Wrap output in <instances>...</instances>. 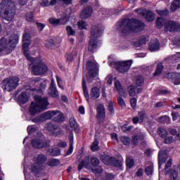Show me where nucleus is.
Segmentation results:
<instances>
[{
    "mask_svg": "<svg viewBox=\"0 0 180 180\" xmlns=\"http://www.w3.org/2000/svg\"><path fill=\"white\" fill-rule=\"evenodd\" d=\"M32 145L34 148H44V147H49V143L46 142V140L39 137L32 141Z\"/></svg>",
    "mask_w": 180,
    "mask_h": 180,
    "instance_id": "nucleus-16",
    "label": "nucleus"
},
{
    "mask_svg": "<svg viewBox=\"0 0 180 180\" xmlns=\"http://www.w3.org/2000/svg\"><path fill=\"white\" fill-rule=\"evenodd\" d=\"M136 12H137V13H139L140 15H143V16H144L148 22H153V20L155 19L154 13H152L151 11H143L139 9L136 10Z\"/></svg>",
    "mask_w": 180,
    "mask_h": 180,
    "instance_id": "nucleus-17",
    "label": "nucleus"
},
{
    "mask_svg": "<svg viewBox=\"0 0 180 180\" xmlns=\"http://www.w3.org/2000/svg\"><path fill=\"white\" fill-rule=\"evenodd\" d=\"M122 33H129V32H141L144 29V23L135 19L124 20L118 27Z\"/></svg>",
    "mask_w": 180,
    "mask_h": 180,
    "instance_id": "nucleus-2",
    "label": "nucleus"
},
{
    "mask_svg": "<svg viewBox=\"0 0 180 180\" xmlns=\"http://www.w3.org/2000/svg\"><path fill=\"white\" fill-rule=\"evenodd\" d=\"M92 151H98L99 150V141L95 139L91 145Z\"/></svg>",
    "mask_w": 180,
    "mask_h": 180,
    "instance_id": "nucleus-40",
    "label": "nucleus"
},
{
    "mask_svg": "<svg viewBox=\"0 0 180 180\" xmlns=\"http://www.w3.org/2000/svg\"><path fill=\"white\" fill-rule=\"evenodd\" d=\"M66 31L68 36H75V31L72 29V27L68 25L66 27Z\"/></svg>",
    "mask_w": 180,
    "mask_h": 180,
    "instance_id": "nucleus-45",
    "label": "nucleus"
},
{
    "mask_svg": "<svg viewBox=\"0 0 180 180\" xmlns=\"http://www.w3.org/2000/svg\"><path fill=\"white\" fill-rule=\"evenodd\" d=\"M165 32H179L180 30V25L179 23L173 21V20H168L165 22Z\"/></svg>",
    "mask_w": 180,
    "mask_h": 180,
    "instance_id": "nucleus-14",
    "label": "nucleus"
},
{
    "mask_svg": "<svg viewBox=\"0 0 180 180\" xmlns=\"http://www.w3.org/2000/svg\"><path fill=\"white\" fill-rule=\"evenodd\" d=\"M50 119H53L55 122H64L65 120V117H64V114L58 110H52L47 111L41 115L36 117L32 119L33 123H41L43 122H46V120H49Z\"/></svg>",
    "mask_w": 180,
    "mask_h": 180,
    "instance_id": "nucleus-5",
    "label": "nucleus"
},
{
    "mask_svg": "<svg viewBox=\"0 0 180 180\" xmlns=\"http://www.w3.org/2000/svg\"><path fill=\"white\" fill-rule=\"evenodd\" d=\"M31 58H32V61H31L32 64L30 65V68H32V72L34 74V75H44V74H46V72L49 71V68L46 64L41 61L39 62L37 59H34L32 57ZM34 63L37 64L33 65Z\"/></svg>",
    "mask_w": 180,
    "mask_h": 180,
    "instance_id": "nucleus-6",
    "label": "nucleus"
},
{
    "mask_svg": "<svg viewBox=\"0 0 180 180\" xmlns=\"http://www.w3.org/2000/svg\"><path fill=\"white\" fill-rule=\"evenodd\" d=\"M134 165V160L127 158V168H133Z\"/></svg>",
    "mask_w": 180,
    "mask_h": 180,
    "instance_id": "nucleus-48",
    "label": "nucleus"
},
{
    "mask_svg": "<svg viewBox=\"0 0 180 180\" xmlns=\"http://www.w3.org/2000/svg\"><path fill=\"white\" fill-rule=\"evenodd\" d=\"M103 169H102V167L98 166L97 168L93 169V172L95 174H101V172H102Z\"/></svg>",
    "mask_w": 180,
    "mask_h": 180,
    "instance_id": "nucleus-64",
    "label": "nucleus"
},
{
    "mask_svg": "<svg viewBox=\"0 0 180 180\" xmlns=\"http://www.w3.org/2000/svg\"><path fill=\"white\" fill-rule=\"evenodd\" d=\"M146 134L144 133H140L139 134H134L132 136V143L134 146H137L139 141H141L144 139Z\"/></svg>",
    "mask_w": 180,
    "mask_h": 180,
    "instance_id": "nucleus-25",
    "label": "nucleus"
},
{
    "mask_svg": "<svg viewBox=\"0 0 180 180\" xmlns=\"http://www.w3.org/2000/svg\"><path fill=\"white\" fill-rule=\"evenodd\" d=\"M60 149L56 148L53 150H52V152L51 153V155H60Z\"/></svg>",
    "mask_w": 180,
    "mask_h": 180,
    "instance_id": "nucleus-59",
    "label": "nucleus"
},
{
    "mask_svg": "<svg viewBox=\"0 0 180 180\" xmlns=\"http://www.w3.org/2000/svg\"><path fill=\"white\" fill-rule=\"evenodd\" d=\"M91 99H98L99 96H101V93L99 91V89L96 87H94L91 89V91L90 94Z\"/></svg>",
    "mask_w": 180,
    "mask_h": 180,
    "instance_id": "nucleus-27",
    "label": "nucleus"
},
{
    "mask_svg": "<svg viewBox=\"0 0 180 180\" xmlns=\"http://www.w3.org/2000/svg\"><path fill=\"white\" fill-rule=\"evenodd\" d=\"M19 77H8L3 80L2 88L4 91L12 92L14 89H16L19 86Z\"/></svg>",
    "mask_w": 180,
    "mask_h": 180,
    "instance_id": "nucleus-7",
    "label": "nucleus"
},
{
    "mask_svg": "<svg viewBox=\"0 0 180 180\" xmlns=\"http://www.w3.org/2000/svg\"><path fill=\"white\" fill-rule=\"evenodd\" d=\"M157 14L160 16H168L169 11L168 10H156Z\"/></svg>",
    "mask_w": 180,
    "mask_h": 180,
    "instance_id": "nucleus-47",
    "label": "nucleus"
},
{
    "mask_svg": "<svg viewBox=\"0 0 180 180\" xmlns=\"http://www.w3.org/2000/svg\"><path fill=\"white\" fill-rule=\"evenodd\" d=\"M94 27H96L95 34H98V33H99V32H101V34L98 37V38L101 37V36H102L103 34V26H102L101 25H94L93 27H91V36H92V30L94 29Z\"/></svg>",
    "mask_w": 180,
    "mask_h": 180,
    "instance_id": "nucleus-29",
    "label": "nucleus"
},
{
    "mask_svg": "<svg viewBox=\"0 0 180 180\" xmlns=\"http://www.w3.org/2000/svg\"><path fill=\"white\" fill-rule=\"evenodd\" d=\"M180 8V0H174L173 3L170 6V9L172 12H175L176 9Z\"/></svg>",
    "mask_w": 180,
    "mask_h": 180,
    "instance_id": "nucleus-31",
    "label": "nucleus"
},
{
    "mask_svg": "<svg viewBox=\"0 0 180 180\" xmlns=\"http://www.w3.org/2000/svg\"><path fill=\"white\" fill-rule=\"evenodd\" d=\"M95 30H96V27H94L91 30V36H90V41L89 43V51H91V53H95V51L98 49V37L101 36V34L102 33L101 31H100L98 33L95 34Z\"/></svg>",
    "mask_w": 180,
    "mask_h": 180,
    "instance_id": "nucleus-11",
    "label": "nucleus"
},
{
    "mask_svg": "<svg viewBox=\"0 0 180 180\" xmlns=\"http://www.w3.org/2000/svg\"><path fill=\"white\" fill-rule=\"evenodd\" d=\"M22 49L25 57L29 61H33L32 56H29V46H30V34L25 32L22 35Z\"/></svg>",
    "mask_w": 180,
    "mask_h": 180,
    "instance_id": "nucleus-13",
    "label": "nucleus"
},
{
    "mask_svg": "<svg viewBox=\"0 0 180 180\" xmlns=\"http://www.w3.org/2000/svg\"><path fill=\"white\" fill-rule=\"evenodd\" d=\"M127 89L129 96H136V89L134 86L130 85Z\"/></svg>",
    "mask_w": 180,
    "mask_h": 180,
    "instance_id": "nucleus-44",
    "label": "nucleus"
},
{
    "mask_svg": "<svg viewBox=\"0 0 180 180\" xmlns=\"http://www.w3.org/2000/svg\"><path fill=\"white\" fill-rule=\"evenodd\" d=\"M91 164L93 165V167H97V165H99V159L96 158H92L91 159Z\"/></svg>",
    "mask_w": 180,
    "mask_h": 180,
    "instance_id": "nucleus-53",
    "label": "nucleus"
},
{
    "mask_svg": "<svg viewBox=\"0 0 180 180\" xmlns=\"http://www.w3.org/2000/svg\"><path fill=\"white\" fill-rule=\"evenodd\" d=\"M39 85H40V89H44L47 86V83L46 81L39 80L38 81Z\"/></svg>",
    "mask_w": 180,
    "mask_h": 180,
    "instance_id": "nucleus-54",
    "label": "nucleus"
},
{
    "mask_svg": "<svg viewBox=\"0 0 180 180\" xmlns=\"http://www.w3.org/2000/svg\"><path fill=\"white\" fill-rule=\"evenodd\" d=\"M148 49L150 51H157V50H160V42L157 39L151 40Z\"/></svg>",
    "mask_w": 180,
    "mask_h": 180,
    "instance_id": "nucleus-23",
    "label": "nucleus"
},
{
    "mask_svg": "<svg viewBox=\"0 0 180 180\" xmlns=\"http://www.w3.org/2000/svg\"><path fill=\"white\" fill-rule=\"evenodd\" d=\"M86 71L87 81L88 82H92L99 71L98 65L94 62L89 61L86 64Z\"/></svg>",
    "mask_w": 180,
    "mask_h": 180,
    "instance_id": "nucleus-8",
    "label": "nucleus"
},
{
    "mask_svg": "<svg viewBox=\"0 0 180 180\" xmlns=\"http://www.w3.org/2000/svg\"><path fill=\"white\" fill-rule=\"evenodd\" d=\"M33 161L35 162V164H37V165H43V164L47 161V156L44 154L37 155L33 158Z\"/></svg>",
    "mask_w": 180,
    "mask_h": 180,
    "instance_id": "nucleus-19",
    "label": "nucleus"
},
{
    "mask_svg": "<svg viewBox=\"0 0 180 180\" xmlns=\"http://www.w3.org/2000/svg\"><path fill=\"white\" fill-rule=\"evenodd\" d=\"M84 166H85V168L87 169H91V163H89V156H86L84 158V160L80 162V164L78 166L79 171H81L82 168H84Z\"/></svg>",
    "mask_w": 180,
    "mask_h": 180,
    "instance_id": "nucleus-21",
    "label": "nucleus"
},
{
    "mask_svg": "<svg viewBox=\"0 0 180 180\" xmlns=\"http://www.w3.org/2000/svg\"><path fill=\"white\" fill-rule=\"evenodd\" d=\"M18 101L20 103H27L29 102V92L22 91L18 96Z\"/></svg>",
    "mask_w": 180,
    "mask_h": 180,
    "instance_id": "nucleus-24",
    "label": "nucleus"
},
{
    "mask_svg": "<svg viewBox=\"0 0 180 180\" xmlns=\"http://www.w3.org/2000/svg\"><path fill=\"white\" fill-rule=\"evenodd\" d=\"M49 99L46 97H41L40 96H35L34 101L32 102L29 112L31 116H34L40 112L47 110V106H49Z\"/></svg>",
    "mask_w": 180,
    "mask_h": 180,
    "instance_id": "nucleus-1",
    "label": "nucleus"
},
{
    "mask_svg": "<svg viewBox=\"0 0 180 180\" xmlns=\"http://www.w3.org/2000/svg\"><path fill=\"white\" fill-rule=\"evenodd\" d=\"M158 134L160 136V137H162V139H165L167 136H168V132L163 128H160L158 129Z\"/></svg>",
    "mask_w": 180,
    "mask_h": 180,
    "instance_id": "nucleus-42",
    "label": "nucleus"
},
{
    "mask_svg": "<svg viewBox=\"0 0 180 180\" xmlns=\"http://www.w3.org/2000/svg\"><path fill=\"white\" fill-rule=\"evenodd\" d=\"M70 126L72 129V130H77V129H78V124H77V121H75V119H70Z\"/></svg>",
    "mask_w": 180,
    "mask_h": 180,
    "instance_id": "nucleus-39",
    "label": "nucleus"
},
{
    "mask_svg": "<svg viewBox=\"0 0 180 180\" xmlns=\"http://www.w3.org/2000/svg\"><path fill=\"white\" fill-rule=\"evenodd\" d=\"M118 103L121 106V108H126V103H124V100H123V98L118 97Z\"/></svg>",
    "mask_w": 180,
    "mask_h": 180,
    "instance_id": "nucleus-55",
    "label": "nucleus"
},
{
    "mask_svg": "<svg viewBox=\"0 0 180 180\" xmlns=\"http://www.w3.org/2000/svg\"><path fill=\"white\" fill-rule=\"evenodd\" d=\"M174 137L172 136H169V137H166L165 139V144H171V143H174Z\"/></svg>",
    "mask_w": 180,
    "mask_h": 180,
    "instance_id": "nucleus-56",
    "label": "nucleus"
},
{
    "mask_svg": "<svg viewBox=\"0 0 180 180\" xmlns=\"http://www.w3.org/2000/svg\"><path fill=\"white\" fill-rule=\"evenodd\" d=\"M70 148L66 153V155H71L72 151H74V136L70 135L69 136Z\"/></svg>",
    "mask_w": 180,
    "mask_h": 180,
    "instance_id": "nucleus-28",
    "label": "nucleus"
},
{
    "mask_svg": "<svg viewBox=\"0 0 180 180\" xmlns=\"http://www.w3.org/2000/svg\"><path fill=\"white\" fill-rule=\"evenodd\" d=\"M163 69L162 63H158L155 72L153 73L154 77H158V75H161Z\"/></svg>",
    "mask_w": 180,
    "mask_h": 180,
    "instance_id": "nucleus-33",
    "label": "nucleus"
},
{
    "mask_svg": "<svg viewBox=\"0 0 180 180\" xmlns=\"http://www.w3.org/2000/svg\"><path fill=\"white\" fill-rule=\"evenodd\" d=\"M144 85V77L141 75H139L136 77L135 79V86H143Z\"/></svg>",
    "mask_w": 180,
    "mask_h": 180,
    "instance_id": "nucleus-30",
    "label": "nucleus"
},
{
    "mask_svg": "<svg viewBox=\"0 0 180 180\" xmlns=\"http://www.w3.org/2000/svg\"><path fill=\"white\" fill-rule=\"evenodd\" d=\"M168 158V155H167V152L165 150H162L159 152L158 154V160H159V168H161V165H162L163 162L167 161Z\"/></svg>",
    "mask_w": 180,
    "mask_h": 180,
    "instance_id": "nucleus-22",
    "label": "nucleus"
},
{
    "mask_svg": "<svg viewBox=\"0 0 180 180\" xmlns=\"http://www.w3.org/2000/svg\"><path fill=\"white\" fill-rule=\"evenodd\" d=\"M101 160L106 165H112V167H115L117 169L123 170V162L115 158L104 155L102 156Z\"/></svg>",
    "mask_w": 180,
    "mask_h": 180,
    "instance_id": "nucleus-10",
    "label": "nucleus"
},
{
    "mask_svg": "<svg viewBox=\"0 0 180 180\" xmlns=\"http://www.w3.org/2000/svg\"><path fill=\"white\" fill-rule=\"evenodd\" d=\"M165 20L162 18H158L156 20V26L158 29H161L164 26Z\"/></svg>",
    "mask_w": 180,
    "mask_h": 180,
    "instance_id": "nucleus-46",
    "label": "nucleus"
},
{
    "mask_svg": "<svg viewBox=\"0 0 180 180\" xmlns=\"http://www.w3.org/2000/svg\"><path fill=\"white\" fill-rule=\"evenodd\" d=\"M108 110L110 113H115V107L113 104V101H110L108 103Z\"/></svg>",
    "mask_w": 180,
    "mask_h": 180,
    "instance_id": "nucleus-50",
    "label": "nucleus"
},
{
    "mask_svg": "<svg viewBox=\"0 0 180 180\" xmlns=\"http://www.w3.org/2000/svg\"><path fill=\"white\" fill-rule=\"evenodd\" d=\"M40 165L33 164L31 165L30 170L31 172H33V174H37L39 171H40V167H39Z\"/></svg>",
    "mask_w": 180,
    "mask_h": 180,
    "instance_id": "nucleus-37",
    "label": "nucleus"
},
{
    "mask_svg": "<svg viewBox=\"0 0 180 180\" xmlns=\"http://www.w3.org/2000/svg\"><path fill=\"white\" fill-rule=\"evenodd\" d=\"M137 105V99L136 98H132L131 99V106L133 109H136V106Z\"/></svg>",
    "mask_w": 180,
    "mask_h": 180,
    "instance_id": "nucleus-60",
    "label": "nucleus"
},
{
    "mask_svg": "<svg viewBox=\"0 0 180 180\" xmlns=\"http://www.w3.org/2000/svg\"><path fill=\"white\" fill-rule=\"evenodd\" d=\"M91 15H92V8L87 6L82 11L79 16L82 19H88V18H91Z\"/></svg>",
    "mask_w": 180,
    "mask_h": 180,
    "instance_id": "nucleus-20",
    "label": "nucleus"
},
{
    "mask_svg": "<svg viewBox=\"0 0 180 180\" xmlns=\"http://www.w3.org/2000/svg\"><path fill=\"white\" fill-rule=\"evenodd\" d=\"M120 141L124 144V146H129L130 144V141H131V139H130L128 136H121Z\"/></svg>",
    "mask_w": 180,
    "mask_h": 180,
    "instance_id": "nucleus-43",
    "label": "nucleus"
},
{
    "mask_svg": "<svg viewBox=\"0 0 180 180\" xmlns=\"http://www.w3.org/2000/svg\"><path fill=\"white\" fill-rule=\"evenodd\" d=\"M172 60L174 61H179L180 60V53H176L175 55L172 56Z\"/></svg>",
    "mask_w": 180,
    "mask_h": 180,
    "instance_id": "nucleus-63",
    "label": "nucleus"
},
{
    "mask_svg": "<svg viewBox=\"0 0 180 180\" xmlns=\"http://www.w3.org/2000/svg\"><path fill=\"white\" fill-rule=\"evenodd\" d=\"M45 129L51 136H58V134H61V133H63L60 127L52 123L46 124L45 125Z\"/></svg>",
    "mask_w": 180,
    "mask_h": 180,
    "instance_id": "nucleus-15",
    "label": "nucleus"
},
{
    "mask_svg": "<svg viewBox=\"0 0 180 180\" xmlns=\"http://www.w3.org/2000/svg\"><path fill=\"white\" fill-rule=\"evenodd\" d=\"M33 13H27L26 15V20L27 22H32L33 20Z\"/></svg>",
    "mask_w": 180,
    "mask_h": 180,
    "instance_id": "nucleus-58",
    "label": "nucleus"
},
{
    "mask_svg": "<svg viewBox=\"0 0 180 180\" xmlns=\"http://www.w3.org/2000/svg\"><path fill=\"white\" fill-rule=\"evenodd\" d=\"M36 130H37V129H36V127H34V126L30 125L27 127V131H28L29 134H32V133H34V131H36Z\"/></svg>",
    "mask_w": 180,
    "mask_h": 180,
    "instance_id": "nucleus-57",
    "label": "nucleus"
},
{
    "mask_svg": "<svg viewBox=\"0 0 180 180\" xmlns=\"http://www.w3.org/2000/svg\"><path fill=\"white\" fill-rule=\"evenodd\" d=\"M138 115L140 117V120H143L144 119H146V112L139 111Z\"/></svg>",
    "mask_w": 180,
    "mask_h": 180,
    "instance_id": "nucleus-62",
    "label": "nucleus"
},
{
    "mask_svg": "<svg viewBox=\"0 0 180 180\" xmlns=\"http://www.w3.org/2000/svg\"><path fill=\"white\" fill-rule=\"evenodd\" d=\"M82 88H83V91H84V96H85L86 101L89 102V94H88V89H86V82H85L84 78L82 79Z\"/></svg>",
    "mask_w": 180,
    "mask_h": 180,
    "instance_id": "nucleus-32",
    "label": "nucleus"
},
{
    "mask_svg": "<svg viewBox=\"0 0 180 180\" xmlns=\"http://www.w3.org/2000/svg\"><path fill=\"white\" fill-rule=\"evenodd\" d=\"M145 172H146V175H151V174H153V165L146 167L145 169Z\"/></svg>",
    "mask_w": 180,
    "mask_h": 180,
    "instance_id": "nucleus-52",
    "label": "nucleus"
},
{
    "mask_svg": "<svg viewBox=\"0 0 180 180\" xmlns=\"http://www.w3.org/2000/svg\"><path fill=\"white\" fill-rule=\"evenodd\" d=\"M48 94L53 98H57V96H58V91H57V87L56 86L54 79H51V84L48 90Z\"/></svg>",
    "mask_w": 180,
    "mask_h": 180,
    "instance_id": "nucleus-18",
    "label": "nucleus"
},
{
    "mask_svg": "<svg viewBox=\"0 0 180 180\" xmlns=\"http://www.w3.org/2000/svg\"><path fill=\"white\" fill-rule=\"evenodd\" d=\"M77 25L80 30H84L86 29V26H88V23L84 20L79 21Z\"/></svg>",
    "mask_w": 180,
    "mask_h": 180,
    "instance_id": "nucleus-41",
    "label": "nucleus"
},
{
    "mask_svg": "<svg viewBox=\"0 0 180 180\" xmlns=\"http://www.w3.org/2000/svg\"><path fill=\"white\" fill-rule=\"evenodd\" d=\"M171 180H179V176H178V172L176 171H173L170 174Z\"/></svg>",
    "mask_w": 180,
    "mask_h": 180,
    "instance_id": "nucleus-51",
    "label": "nucleus"
},
{
    "mask_svg": "<svg viewBox=\"0 0 180 180\" xmlns=\"http://www.w3.org/2000/svg\"><path fill=\"white\" fill-rule=\"evenodd\" d=\"M37 27L38 28V30L39 32H41L44 27H46V25L41 23V22H37Z\"/></svg>",
    "mask_w": 180,
    "mask_h": 180,
    "instance_id": "nucleus-61",
    "label": "nucleus"
},
{
    "mask_svg": "<svg viewBox=\"0 0 180 180\" xmlns=\"http://www.w3.org/2000/svg\"><path fill=\"white\" fill-rule=\"evenodd\" d=\"M97 113L99 117H105V107L102 105H99L97 107Z\"/></svg>",
    "mask_w": 180,
    "mask_h": 180,
    "instance_id": "nucleus-34",
    "label": "nucleus"
},
{
    "mask_svg": "<svg viewBox=\"0 0 180 180\" xmlns=\"http://www.w3.org/2000/svg\"><path fill=\"white\" fill-rule=\"evenodd\" d=\"M54 44H56V41H54V39H49L45 43V47H46V49H53Z\"/></svg>",
    "mask_w": 180,
    "mask_h": 180,
    "instance_id": "nucleus-38",
    "label": "nucleus"
},
{
    "mask_svg": "<svg viewBox=\"0 0 180 180\" xmlns=\"http://www.w3.org/2000/svg\"><path fill=\"white\" fill-rule=\"evenodd\" d=\"M18 40H19V37L16 34L11 35L8 41L6 38L2 37L0 39V53L11 54V52L13 51L16 47Z\"/></svg>",
    "mask_w": 180,
    "mask_h": 180,
    "instance_id": "nucleus-3",
    "label": "nucleus"
},
{
    "mask_svg": "<svg viewBox=\"0 0 180 180\" xmlns=\"http://www.w3.org/2000/svg\"><path fill=\"white\" fill-rule=\"evenodd\" d=\"M172 165V159H169L165 167V169L167 174L169 172V168H171Z\"/></svg>",
    "mask_w": 180,
    "mask_h": 180,
    "instance_id": "nucleus-49",
    "label": "nucleus"
},
{
    "mask_svg": "<svg viewBox=\"0 0 180 180\" xmlns=\"http://www.w3.org/2000/svg\"><path fill=\"white\" fill-rule=\"evenodd\" d=\"M115 86L120 94V95H122L123 94V87H122V84H120V82L116 80L115 82Z\"/></svg>",
    "mask_w": 180,
    "mask_h": 180,
    "instance_id": "nucleus-36",
    "label": "nucleus"
},
{
    "mask_svg": "<svg viewBox=\"0 0 180 180\" xmlns=\"http://www.w3.org/2000/svg\"><path fill=\"white\" fill-rule=\"evenodd\" d=\"M46 164L49 167H57V165H60V160L57 159H50Z\"/></svg>",
    "mask_w": 180,
    "mask_h": 180,
    "instance_id": "nucleus-35",
    "label": "nucleus"
},
{
    "mask_svg": "<svg viewBox=\"0 0 180 180\" xmlns=\"http://www.w3.org/2000/svg\"><path fill=\"white\" fill-rule=\"evenodd\" d=\"M133 64V60H129L125 61H118V62H114L115 68L119 72H122V74H124V72H129V70H130V67H131V65Z\"/></svg>",
    "mask_w": 180,
    "mask_h": 180,
    "instance_id": "nucleus-12",
    "label": "nucleus"
},
{
    "mask_svg": "<svg viewBox=\"0 0 180 180\" xmlns=\"http://www.w3.org/2000/svg\"><path fill=\"white\" fill-rule=\"evenodd\" d=\"M40 3L41 6H54L57 4V0H41Z\"/></svg>",
    "mask_w": 180,
    "mask_h": 180,
    "instance_id": "nucleus-26",
    "label": "nucleus"
},
{
    "mask_svg": "<svg viewBox=\"0 0 180 180\" xmlns=\"http://www.w3.org/2000/svg\"><path fill=\"white\" fill-rule=\"evenodd\" d=\"M0 9L3 11V18L8 22H12L16 13V6L11 0H3L0 4Z\"/></svg>",
    "mask_w": 180,
    "mask_h": 180,
    "instance_id": "nucleus-4",
    "label": "nucleus"
},
{
    "mask_svg": "<svg viewBox=\"0 0 180 180\" xmlns=\"http://www.w3.org/2000/svg\"><path fill=\"white\" fill-rule=\"evenodd\" d=\"M59 19H57L56 18H50L49 19V23L51 25H53L54 26H58L60 25H66L68 22V20H70V17H68V15L65 13H63V11H59L57 13Z\"/></svg>",
    "mask_w": 180,
    "mask_h": 180,
    "instance_id": "nucleus-9",
    "label": "nucleus"
}]
</instances>
